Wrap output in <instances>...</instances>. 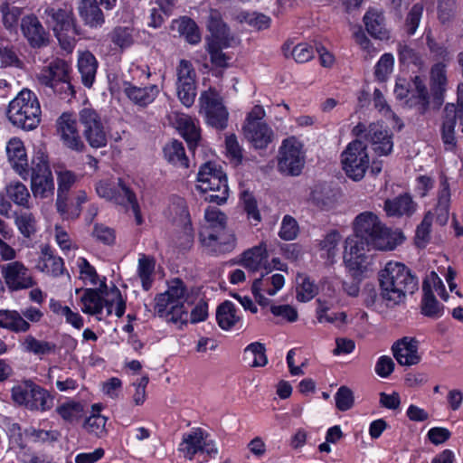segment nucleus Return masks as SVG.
<instances>
[{"mask_svg": "<svg viewBox=\"0 0 463 463\" xmlns=\"http://www.w3.org/2000/svg\"><path fill=\"white\" fill-rule=\"evenodd\" d=\"M216 320L222 329L230 330L241 321V317L237 314L235 305L226 300L218 306Z\"/></svg>", "mask_w": 463, "mask_h": 463, "instance_id": "43", "label": "nucleus"}, {"mask_svg": "<svg viewBox=\"0 0 463 463\" xmlns=\"http://www.w3.org/2000/svg\"><path fill=\"white\" fill-rule=\"evenodd\" d=\"M379 282L383 298L393 305L402 303L408 295H412L419 281L409 268L396 261H389L379 272Z\"/></svg>", "mask_w": 463, "mask_h": 463, "instance_id": "1", "label": "nucleus"}, {"mask_svg": "<svg viewBox=\"0 0 463 463\" xmlns=\"http://www.w3.org/2000/svg\"><path fill=\"white\" fill-rule=\"evenodd\" d=\"M297 299L307 302L312 299L317 292L316 285L307 277L298 278Z\"/></svg>", "mask_w": 463, "mask_h": 463, "instance_id": "60", "label": "nucleus"}, {"mask_svg": "<svg viewBox=\"0 0 463 463\" xmlns=\"http://www.w3.org/2000/svg\"><path fill=\"white\" fill-rule=\"evenodd\" d=\"M35 268L52 277L61 276L64 271V263L61 257L54 256L49 246L42 249Z\"/></svg>", "mask_w": 463, "mask_h": 463, "instance_id": "31", "label": "nucleus"}, {"mask_svg": "<svg viewBox=\"0 0 463 463\" xmlns=\"http://www.w3.org/2000/svg\"><path fill=\"white\" fill-rule=\"evenodd\" d=\"M82 312L90 315H99L103 310V297L99 289L87 288L81 297Z\"/></svg>", "mask_w": 463, "mask_h": 463, "instance_id": "49", "label": "nucleus"}, {"mask_svg": "<svg viewBox=\"0 0 463 463\" xmlns=\"http://www.w3.org/2000/svg\"><path fill=\"white\" fill-rule=\"evenodd\" d=\"M203 432L201 429L193 430L183 436L179 450L184 453V458L192 460L194 455L201 451L203 445Z\"/></svg>", "mask_w": 463, "mask_h": 463, "instance_id": "42", "label": "nucleus"}, {"mask_svg": "<svg viewBox=\"0 0 463 463\" xmlns=\"http://www.w3.org/2000/svg\"><path fill=\"white\" fill-rule=\"evenodd\" d=\"M119 195L123 199L122 203H118L123 206L126 210L131 208L135 216L136 223L140 225L143 223V218L140 213V207L137 200L136 194L128 186L121 178L118 179L117 186L115 189V196Z\"/></svg>", "mask_w": 463, "mask_h": 463, "instance_id": "37", "label": "nucleus"}, {"mask_svg": "<svg viewBox=\"0 0 463 463\" xmlns=\"http://www.w3.org/2000/svg\"><path fill=\"white\" fill-rule=\"evenodd\" d=\"M205 239L201 241L204 250L213 255L231 252L236 246V237L233 232L227 227L215 233L204 234Z\"/></svg>", "mask_w": 463, "mask_h": 463, "instance_id": "19", "label": "nucleus"}, {"mask_svg": "<svg viewBox=\"0 0 463 463\" xmlns=\"http://www.w3.org/2000/svg\"><path fill=\"white\" fill-rule=\"evenodd\" d=\"M87 202V194L85 191L79 190L66 195V199L60 202V198H56L55 207L57 212L63 219H76L81 213V205Z\"/></svg>", "mask_w": 463, "mask_h": 463, "instance_id": "25", "label": "nucleus"}, {"mask_svg": "<svg viewBox=\"0 0 463 463\" xmlns=\"http://www.w3.org/2000/svg\"><path fill=\"white\" fill-rule=\"evenodd\" d=\"M155 270V260L150 256L141 254L138 259L137 273L141 279L142 287L148 290L152 285V276Z\"/></svg>", "mask_w": 463, "mask_h": 463, "instance_id": "52", "label": "nucleus"}, {"mask_svg": "<svg viewBox=\"0 0 463 463\" xmlns=\"http://www.w3.org/2000/svg\"><path fill=\"white\" fill-rule=\"evenodd\" d=\"M353 133L358 137L368 141L374 153L378 156H387L392 151V135L390 130L379 121L365 126L363 123L356 125Z\"/></svg>", "mask_w": 463, "mask_h": 463, "instance_id": "10", "label": "nucleus"}, {"mask_svg": "<svg viewBox=\"0 0 463 463\" xmlns=\"http://www.w3.org/2000/svg\"><path fill=\"white\" fill-rule=\"evenodd\" d=\"M343 169L354 181H360L369 167L366 146L361 139L351 142L341 155Z\"/></svg>", "mask_w": 463, "mask_h": 463, "instance_id": "9", "label": "nucleus"}, {"mask_svg": "<svg viewBox=\"0 0 463 463\" xmlns=\"http://www.w3.org/2000/svg\"><path fill=\"white\" fill-rule=\"evenodd\" d=\"M163 154L164 158L175 166L187 168L189 165L183 144L175 139L164 146Z\"/></svg>", "mask_w": 463, "mask_h": 463, "instance_id": "44", "label": "nucleus"}, {"mask_svg": "<svg viewBox=\"0 0 463 463\" xmlns=\"http://www.w3.org/2000/svg\"><path fill=\"white\" fill-rule=\"evenodd\" d=\"M92 409L94 411L97 410V412H94L92 415L86 419L83 424V428L90 434L100 438L106 434L105 426L107 418L99 413V406L98 404H94Z\"/></svg>", "mask_w": 463, "mask_h": 463, "instance_id": "51", "label": "nucleus"}, {"mask_svg": "<svg viewBox=\"0 0 463 463\" xmlns=\"http://www.w3.org/2000/svg\"><path fill=\"white\" fill-rule=\"evenodd\" d=\"M13 402L30 411H47L52 407L53 398L40 385L32 381H24L11 390Z\"/></svg>", "mask_w": 463, "mask_h": 463, "instance_id": "7", "label": "nucleus"}, {"mask_svg": "<svg viewBox=\"0 0 463 463\" xmlns=\"http://www.w3.org/2000/svg\"><path fill=\"white\" fill-rule=\"evenodd\" d=\"M98 69V61L95 56L89 51L80 54L78 58V70L81 76L82 84L90 88L95 80Z\"/></svg>", "mask_w": 463, "mask_h": 463, "instance_id": "39", "label": "nucleus"}, {"mask_svg": "<svg viewBox=\"0 0 463 463\" xmlns=\"http://www.w3.org/2000/svg\"><path fill=\"white\" fill-rule=\"evenodd\" d=\"M417 206L409 194H403L385 200L383 210L389 217H410L416 212Z\"/></svg>", "mask_w": 463, "mask_h": 463, "instance_id": "27", "label": "nucleus"}, {"mask_svg": "<svg viewBox=\"0 0 463 463\" xmlns=\"http://www.w3.org/2000/svg\"><path fill=\"white\" fill-rule=\"evenodd\" d=\"M83 135L92 147H102L107 144V135L100 118H80Z\"/></svg>", "mask_w": 463, "mask_h": 463, "instance_id": "29", "label": "nucleus"}, {"mask_svg": "<svg viewBox=\"0 0 463 463\" xmlns=\"http://www.w3.org/2000/svg\"><path fill=\"white\" fill-rule=\"evenodd\" d=\"M127 97L139 107H146L159 93L157 85H149L143 88L128 83L124 89Z\"/></svg>", "mask_w": 463, "mask_h": 463, "instance_id": "34", "label": "nucleus"}, {"mask_svg": "<svg viewBox=\"0 0 463 463\" xmlns=\"http://www.w3.org/2000/svg\"><path fill=\"white\" fill-rule=\"evenodd\" d=\"M31 190L34 198L47 199L54 195L55 184L47 156L38 153L29 169Z\"/></svg>", "mask_w": 463, "mask_h": 463, "instance_id": "8", "label": "nucleus"}, {"mask_svg": "<svg viewBox=\"0 0 463 463\" xmlns=\"http://www.w3.org/2000/svg\"><path fill=\"white\" fill-rule=\"evenodd\" d=\"M302 148V144L294 137L282 142L278 157V169L280 173L291 176L300 175L305 165Z\"/></svg>", "mask_w": 463, "mask_h": 463, "instance_id": "11", "label": "nucleus"}, {"mask_svg": "<svg viewBox=\"0 0 463 463\" xmlns=\"http://www.w3.org/2000/svg\"><path fill=\"white\" fill-rule=\"evenodd\" d=\"M78 12L85 24L90 27L100 26L105 21L97 0H80Z\"/></svg>", "mask_w": 463, "mask_h": 463, "instance_id": "36", "label": "nucleus"}, {"mask_svg": "<svg viewBox=\"0 0 463 463\" xmlns=\"http://www.w3.org/2000/svg\"><path fill=\"white\" fill-rule=\"evenodd\" d=\"M298 233V225L297 221L290 215H285L279 232V237L285 241H292L296 239Z\"/></svg>", "mask_w": 463, "mask_h": 463, "instance_id": "64", "label": "nucleus"}, {"mask_svg": "<svg viewBox=\"0 0 463 463\" xmlns=\"http://www.w3.org/2000/svg\"><path fill=\"white\" fill-rule=\"evenodd\" d=\"M241 23H246L256 30H265L270 25V18L260 13L242 12L238 15Z\"/></svg>", "mask_w": 463, "mask_h": 463, "instance_id": "58", "label": "nucleus"}, {"mask_svg": "<svg viewBox=\"0 0 463 463\" xmlns=\"http://www.w3.org/2000/svg\"><path fill=\"white\" fill-rule=\"evenodd\" d=\"M222 48L225 47L219 42H207V51L210 54L211 62L217 67L225 68L228 67L230 57L222 52Z\"/></svg>", "mask_w": 463, "mask_h": 463, "instance_id": "59", "label": "nucleus"}, {"mask_svg": "<svg viewBox=\"0 0 463 463\" xmlns=\"http://www.w3.org/2000/svg\"><path fill=\"white\" fill-rule=\"evenodd\" d=\"M21 31L28 44L33 49L49 45L51 35L35 14H28L21 19Z\"/></svg>", "mask_w": 463, "mask_h": 463, "instance_id": "16", "label": "nucleus"}, {"mask_svg": "<svg viewBox=\"0 0 463 463\" xmlns=\"http://www.w3.org/2000/svg\"><path fill=\"white\" fill-rule=\"evenodd\" d=\"M56 134L67 148L82 152L85 145L80 138L78 129V120L75 118H58Z\"/></svg>", "mask_w": 463, "mask_h": 463, "instance_id": "18", "label": "nucleus"}, {"mask_svg": "<svg viewBox=\"0 0 463 463\" xmlns=\"http://www.w3.org/2000/svg\"><path fill=\"white\" fill-rule=\"evenodd\" d=\"M422 13L423 5L420 3L413 5L409 11L405 20V30L409 35L415 33L419 26Z\"/></svg>", "mask_w": 463, "mask_h": 463, "instance_id": "63", "label": "nucleus"}, {"mask_svg": "<svg viewBox=\"0 0 463 463\" xmlns=\"http://www.w3.org/2000/svg\"><path fill=\"white\" fill-rule=\"evenodd\" d=\"M372 247L371 242L362 239L354 232L345 240L344 261L345 266L354 272V276L364 273L369 265L365 250Z\"/></svg>", "mask_w": 463, "mask_h": 463, "instance_id": "12", "label": "nucleus"}, {"mask_svg": "<svg viewBox=\"0 0 463 463\" xmlns=\"http://www.w3.org/2000/svg\"><path fill=\"white\" fill-rule=\"evenodd\" d=\"M61 419L71 424L77 423L85 415L84 405L78 402H68L56 408Z\"/></svg>", "mask_w": 463, "mask_h": 463, "instance_id": "48", "label": "nucleus"}, {"mask_svg": "<svg viewBox=\"0 0 463 463\" xmlns=\"http://www.w3.org/2000/svg\"><path fill=\"white\" fill-rule=\"evenodd\" d=\"M186 288L184 282L175 279L165 292L155 298V310L160 317L174 323L187 322L188 311L184 308Z\"/></svg>", "mask_w": 463, "mask_h": 463, "instance_id": "4", "label": "nucleus"}, {"mask_svg": "<svg viewBox=\"0 0 463 463\" xmlns=\"http://www.w3.org/2000/svg\"><path fill=\"white\" fill-rule=\"evenodd\" d=\"M268 250L265 242L245 250L242 254V265L251 270L256 271L263 267L264 269L269 268L268 261Z\"/></svg>", "mask_w": 463, "mask_h": 463, "instance_id": "32", "label": "nucleus"}, {"mask_svg": "<svg viewBox=\"0 0 463 463\" xmlns=\"http://www.w3.org/2000/svg\"><path fill=\"white\" fill-rule=\"evenodd\" d=\"M447 85L446 65L442 62H438L434 64L430 70V90L433 112H437L443 104Z\"/></svg>", "mask_w": 463, "mask_h": 463, "instance_id": "21", "label": "nucleus"}, {"mask_svg": "<svg viewBox=\"0 0 463 463\" xmlns=\"http://www.w3.org/2000/svg\"><path fill=\"white\" fill-rule=\"evenodd\" d=\"M43 314L33 307L16 310H0V327L8 329L14 333H25L30 329V324L39 322Z\"/></svg>", "mask_w": 463, "mask_h": 463, "instance_id": "13", "label": "nucleus"}, {"mask_svg": "<svg viewBox=\"0 0 463 463\" xmlns=\"http://www.w3.org/2000/svg\"><path fill=\"white\" fill-rule=\"evenodd\" d=\"M196 188L205 194L204 200L222 205L229 197L227 177L221 166L215 163L206 162L197 175Z\"/></svg>", "mask_w": 463, "mask_h": 463, "instance_id": "5", "label": "nucleus"}, {"mask_svg": "<svg viewBox=\"0 0 463 463\" xmlns=\"http://www.w3.org/2000/svg\"><path fill=\"white\" fill-rule=\"evenodd\" d=\"M394 65V58L391 53H384L374 67V77L376 80L384 82L388 80L392 72Z\"/></svg>", "mask_w": 463, "mask_h": 463, "instance_id": "56", "label": "nucleus"}, {"mask_svg": "<svg viewBox=\"0 0 463 463\" xmlns=\"http://www.w3.org/2000/svg\"><path fill=\"white\" fill-rule=\"evenodd\" d=\"M177 119V118H175ZM175 128L186 141L189 150L194 151L201 139L200 128L193 118H178L175 123Z\"/></svg>", "mask_w": 463, "mask_h": 463, "instance_id": "38", "label": "nucleus"}, {"mask_svg": "<svg viewBox=\"0 0 463 463\" xmlns=\"http://www.w3.org/2000/svg\"><path fill=\"white\" fill-rule=\"evenodd\" d=\"M14 222L19 232L25 238H30L36 232V220L30 212L15 213Z\"/></svg>", "mask_w": 463, "mask_h": 463, "instance_id": "53", "label": "nucleus"}, {"mask_svg": "<svg viewBox=\"0 0 463 463\" xmlns=\"http://www.w3.org/2000/svg\"><path fill=\"white\" fill-rule=\"evenodd\" d=\"M21 345L24 352L33 354L34 355L53 354L57 348L54 343L38 340L31 335H26Z\"/></svg>", "mask_w": 463, "mask_h": 463, "instance_id": "47", "label": "nucleus"}, {"mask_svg": "<svg viewBox=\"0 0 463 463\" xmlns=\"http://www.w3.org/2000/svg\"><path fill=\"white\" fill-rule=\"evenodd\" d=\"M206 225L200 232V241L205 239V232L215 233L227 227V216L221 210L214 207H208L204 213Z\"/></svg>", "mask_w": 463, "mask_h": 463, "instance_id": "40", "label": "nucleus"}, {"mask_svg": "<svg viewBox=\"0 0 463 463\" xmlns=\"http://www.w3.org/2000/svg\"><path fill=\"white\" fill-rule=\"evenodd\" d=\"M337 195V190L326 184H319L312 190L310 200L317 208L328 211L335 205Z\"/></svg>", "mask_w": 463, "mask_h": 463, "instance_id": "33", "label": "nucleus"}, {"mask_svg": "<svg viewBox=\"0 0 463 463\" xmlns=\"http://www.w3.org/2000/svg\"><path fill=\"white\" fill-rule=\"evenodd\" d=\"M412 84L415 93L405 101L406 105L409 108L414 109L419 114L434 113L429 91L423 79L420 76H415L412 79Z\"/></svg>", "mask_w": 463, "mask_h": 463, "instance_id": "24", "label": "nucleus"}, {"mask_svg": "<svg viewBox=\"0 0 463 463\" xmlns=\"http://www.w3.org/2000/svg\"><path fill=\"white\" fill-rule=\"evenodd\" d=\"M263 118H247L243 125L245 137L256 147L265 148L273 139V131Z\"/></svg>", "mask_w": 463, "mask_h": 463, "instance_id": "17", "label": "nucleus"}, {"mask_svg": "<svg viewBox=\"0 0 463 463\" xmlns=\"http://www.w3.org/2000/svg\"><path fill=\"white\" fill-rule=\"evenodd\" d=\"M433 221V215L431 212H428L421 222L418 225L416 229V244L420 247L424 246L428 241L430 240V233L431 223Z\"/></svg>", "mask_w": 463, "mask_h": 463, "instance_id": "62", "label": "nucleus"}, {"mask_svg": "<svg viewBox=\"0 0 463 463\" xmlns=\"http://www.w3.org/2000/svg\"><path fill=\"white\" fill-rule=\"evenodd\" d=\"M1 275L10 291H19L33 288L36 282L30 269L18 260L0 266Z\"/></svg>", "mask_w": 463, "mask_h": 463, "instance_id": "14", "label": "nucleus"}, {"mask_svg": "<svg viewBox=\"0 0 463 463\" xmlns=\"http://www.w3.org/2000/svg\"><path fill=\"white\" fill-rule=\"evenodd\" d=\"M392 351L401 365L411 366L420 361V356L418 354V341L414 338L402 337L392 345Z\"/></svg>", "mask_w": 463, "mask_h": 463, "instance_id": "23", "label": "nucleus"}, {"mask_svg": "<svg viewBox=\"0 0 463 463\" xmlns=\"http://www.w3.org/2000/svg\"><path fill=\"white\" fill-rule=\"evenodd\" d=\"M271 269H265V273H261L260 278L254 279L251 291L253 295H258L260 292L267 293L269 296H274L282 288L285 283V278L281 274H272Z\"/></svg>", "mask_w": 463, "mask_h": 463, "instance_id": "30", "label": "nucleus"}, {"mask_svg": "<svg viewBox=\"0 0 463 463\" xmlns=\"http://www.w3.org/2000/svg\"><path fill=\"white\" fill-rule=\"evenodd\" d=\"M177 96L185 107H191L196 97L195 70L187 60H181L177 68Z\"/></svg>", "mask_w": 463, "mask_h": 463, "instance_id": "15", "label": "nucleus"}, {"mask_svg": "<svg viewBox=\"0 0 463 463\" xmlns=\"http://www.w3.org/2000/svg\"><path fill=\"white\" fill-rule=\"evenodd\" d=\"M423 298L421 300V312L424 316L438 318L443 314V305L439 304L432 293L428 279L422 283Z\"/></svg>", "mask_w": 463, "mask_h": 463, "instance_id": "41", "label": "nucleus"}, {"mask_svg": "<svg viewBox=\"0 0 463 463\" xmlns=\"http://www.w3.org/2000/svg\"><path fill=\"white\" fill-rule=\"evenodd\" d=\"M41 112L36 95L28 89L22 90L8 106L9 116H41Z\"/></svg>", "mask_w": 463, "mask_h": 463, "instance_id": "20", "label": "nucleus"}, {"mask_svg": "<svg viewBox=\"0 0 463 463\" xmlns=\"http://www.w3.org/2000/svg\"><path fill=\"white\" fill-rule=\"evenodd\" d=\"M354 232L381 250H392L397 244V234L386 227L372 212H364L354 219Z\"/></svg>", "mask_w": 463, "mask_h": 463, "instance_id": "3", "label": "nucleus"}, {"mask_svg": "<svg viewBox=\"0 0 463 463\" xmlns=\"http://www.w3.org/2000/svg\"><path fill=\"white\" fill-rule=\"evenodd\" d=\"M5 195L16 205L29 209L30 205V193L25 184L20 181L9 182L5 189Z\"/></svg>", "mask_w": 463, "mask_h": 463, "instance_id": "46", "label": "nucleus"}, {"mask_svg": "<svg viewBox=\"0 0 463 463\" xmlns=\"http://www.w3.org/2000/svg\"><path fill=\"white\" fill-rule=\"evenodd\" d=\"M450 187L448 177L445 175L439 176V189L438 193V203L434 209L433 217L435 216L436 222L444 226L448 223L449 218V206H450Z\"/></svg>", "mask_w": 463, "mask_h": 463, "instance_id": "26", "label": "nucleus"}, {"mask_svg": "<svg viewBox=\"0 0 463 463\" xmlns=\"http://www.w3.org/2000/svg\"><path fill=\"white\" fill-rule=\"evenodd\" d=\"M42 19L52 31L61 49L71 52L75 46V37L80 33L72 8L66 5H48L43 9Z\"/></svg>", "mask_w": 463, "mask_h": 463, "instance_id": "2", "label": "nucleus"}, {"mask_svg": "<svg viewBox=\"0 0 463 463\" xmlns=\"http://www.w3.org/2000/svg\"><path fill=\"white\" fill-rule=\"evenodd\" d=\"M6 154L12 168L24 180H27L29 177V167L24 143L17 137L11 138L6 146Z\"/></svg>", "mask_w": 463, "mask_h": 463, "instance_id": "22", "label": "nucleus"}, {"mask_svg": "<svg viewBox=\"0 0 463 463\" xmlns=\"http://www.w3.org/2000/svg\"><path fill=\"white\" fill-rule=\"evenodd\" d=\"M106 295L109 297L105 299L103 298V307H113V304H116L115 314L118 317H121L126 310V301L122 298L120 290L113 286L109 291L106 292Z\"/></svg>", "mask_w": 463, "mask_h": 463, "instance_id": "61", "label": "nucleus"}, {"mask_svg": "<svg viewBox=\"0 0 463 463\" xmlns=\"http://www.w3.org/2000/svg\"><path fill=\"white\" fill-rule=\"evenodd\" d=\"M71 65L62 59H54L36 75L40 84L49 88L61 99H70L75 90L71 82Z\"/></svg>", "mask_w": 463, "mask_h": 463, "instance_id": "6", "label": "nucleus"}, {"mask_svg": "<svg viewBox=\"0 0 463 463\" xmlns=\"http://www.w3.org/2000/svg\"><path fill=\"white\" fill-rule=\"evenodd\" d=\"M244 360L250 361L251 367H262L268 363L264 344L254 342L244 349Z\"/></svg>", "mask_w": 463, "mask_h": 463, "instance_id": "50", "label": "nucleus"}, {"mask_svg": "<svg viewBox=\"0 0 463 463\" xmlns=\"http://www.w3.org/2000/svg\"><path fill=\"white\" fill-rule=\"evenodd\" d=\"M202 109L206 116H228L222 97L215 91L203 92L200 97Z\"/></svg>", "mask_w": 463, "mask_h": 463, "instance_id": "45", "label": "nucleus"}, {"mask_svg": "<svg viewBox=\"0 0 463 463\" xmlns=\"http://www.w3.org/2000/svg\"><path fill=\"white\" fill-rule=\"evenodd\" d=\"M364 23L371 36L379 40L389 38V32L385 27V19L382 12L369 9L364 16Z\"/></svg>", "mask_w": 463, "mask_h": 463, "instance_id": "35", "label": "nucleus"}, {"mask_svg": "<svg viewBox=\"0 0 463 463\" xmlns=\"http://www.w3.org/2000/svg\"><path fill=\"white\" fill-rule=\"evenodd\" d=\"M57 174V197L60 202L66 199V195L71 194V189L77 181V175L69 170L59 171Z\"/></svg>", "mask_w": 463, "mask_h": 463, "instance_id": "55", "label": "nucleus"}, {"mask_svg": "<svg viewBox=\"0 0 463 463\" xmlns=\"http://www.w3.org/2000/svg\"><path fill=\"white\" fill-rule=\"evenodd\" d=\"M178 32L191 44H196L201 41V33L195 22L188 17H183L178 22Z\"/></svg>", "mask_w": 463, "mask_h": 463, "instance_id": "54", "label": "nucleus"}, {"mask_svg": "<svg viewBox=\"0 0 463 463\" xmlns=\"http://www.w3.org/2000/svg\"><path fill=\"white\" fill-rule=\"evenodd\" d=\"M207 29L211 33V37L207 38V42L216 41L221 43L224 47L232 45V42L234 39L231 35L228 26L223 23L219 11H210L207 19Z\"/></svg>", "mask_w": 463, "mask_h": 463, "instance_id": "28", "label": "nucleus"}, {"mask_svg": "<svg viewBox=\"0 0 463 463\" xmlns=\"http://www.w3.org/2000/svg\"><path fill=\"white\" fill-rule=\"evenodd\" d=\"M0 13L2 14V21L7 29L14 27L20 16L23 14V9L11 5L8 2H3L0 5Z\"/></svg>", "mask_w": 463, "mask_h": 463, "instance_id": "57", "label": "nucleus"}]
</instances>
